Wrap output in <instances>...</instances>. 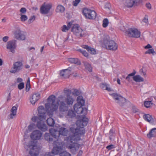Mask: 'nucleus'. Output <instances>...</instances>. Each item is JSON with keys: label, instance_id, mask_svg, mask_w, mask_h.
I'll return each instance as SVG.
<instances>
[{"label": "nucleus", "instance_id": "nucleus-64", "mask_svg": "<svg viewBox=\"0 0 156 156\" xmlns=\"http://www.w3.org/2000/svg\"><path fill=\"white\" fill-rule=\"evenodd\" d=\"M44 48V46H43L41 47V49H40V51H41V52H42L43 51Z\"/></svg>", "mask_w": 156, "mask_h": 156}, {"label": "nucleus", "instance_id": "nucleus-4", "mask_svg": "<svg viewBox=\"0 0 156 156\" xmlns=\"http://www.w3.org/2000/svg\"><path fill=\"white\" fill-rule=\"evenodd\" d=\"M57 127L59 128V131H58L57 130L54 129H50L49 132L51 135L57 140L55 141L53 143L55 142H57L58 145L59 142L62 143L61 141L59 139L61 138V136H66L67 135L68 133V130L66 128L61 127H60L59 125L57 126Z\"/></svg>", "mask_w": 156, "mask_h": 156}, {"label": "nucleus", "instance_id": "nucleus-52", "mask_svg": "<svg viewBox=\"0 0 156 156\" xmlns=\"http://www.w3.org/2000/svg\"><path fill=\"white\" fill-rule=\"evenodd\" d=\"M139 111V110L138 109H137L136 107H133V113H136L137 112H138Z\"/></svg>", "mask_w": 156, "mask_h": 156}, {"label": "nucleus", "instance_id": "nucleus-39", "mask_svg": "<svg viewBox=\"0 0 156 156\" xmlns=\"http://www.w3.org/2000/svg\"><path fill=\"white\" fill-rule=\"evenodd\" d=\"M139 73L144 77L147 76L146 71L145 70H144L143 69H141L139 71Z\"/></svg>", "mask_w": 156, "mask_h": 156}, {"label": "nucleus", "instance_id": "nucleus-23", "mask_svg": "<svg viewBox=\"0 0 156 156\" xmlns=\"http://www.w3.org/2000/svg\"><path fill=\"white\" fill-rule=\"evenodd\" d=\"M72 24V22H69L67 23V25H64L61 27V30L64 32H68L70 29Z\"/></svg>", "mask_w": 156, "mask_h": 156}, {"label": "nucleus", "instance_id": "nucleus-25", "mask_svg": "<svg viewBox=\"0 0 156 156\" xmlns=\"http://www.w3.org/2000/svg\"><path fill=\"white\" fill-rule=\"evenodd\" d=\"M83 48L87 50L88 52L92 54H95L96 53V51L94 48H92L87 45H83L82 46Z\"/></svg>", "mask_w": 156, "mask_h": 156}, {"label": "nucleus", "instance_id": "nucleus-11", "mask_svg": "<svg viewBox=\"0 0 156 156\" xmlns=\"http://www.w3.org/2000/svg\"><path fill=\"white\" fill-rule=\"evenodd\" d=\"M13 34L15 38L18 40L23 41L26 39V33L21 30L20 28L16 29L14 30Z\"/></svg>", "mask_w": 156, "mask_h": 156}, {"label": "nucleus", "instance_id": "nucleus-1", "mask_svg": "<svg viewBox=\"0 0 156 156\" xmlns=\"http://www.w3.org/2000/svg\"><path fill=\"white\" fill-rule=\"evenodd\" d=\"M55 99L56 97L54 95L49 96L47 99V103L45 104V109L43 106H40L38 108L39 117L35 116L31 119L33 122H37V127L42 131L48 130L47 126L44 122L46 120V114L52 117L55 112L57 116L58 103L56 102Z\"/></svg>", "mask_w": 156, "mask_h": 156}, {"label": "nucleus", "instance_id": "nucleus-48", "mask_svg": "<svg viewBox=\"0 0 156 156\" xmlns=\"http://www.w3.org/2000/svg\"><path fill=\"white\" fill-rule=\"evenodd\" d=\"M30 88V81L29 79L27 81V83L26 85V89L27 90H29Z\"/></svg>", "mask_w": 156, "mask_h": 156}, {"label": "nucleus", "instance_id": "nucleus-21", "mask_svg": "<svg viewBox=\"0 0 156 156\" xmlns=\"http://www.w3.org/2000/svg\"><path fill=\"white\" fill-rule=\"evenodd\" d=\"M153 104V102L152 97H150L146 99L144 103V106L147 108H150Z\"/></svg>", "mask_w": 156, "mask_h": 156}, {"label": "nucleus", "instance_id": "nucleus-22", "mask_svg": "<svg viewBox=\"0 0 156 156\" xmlns=\"http://www.w3.org/2000/svg\"><path fill=\"white\" fill-rule=\"evenodd\" d=\"M65 112H63L64 115V116H65L68 119L70 118H73L76 116L75 113L72 110H69L67 113L66 114H65Z\"/></svg>", "mask_w": 156, "mask_h": 156}, {"label": "nucleus", "instance_id": "nucleus-6", "mask_svg": "<svg viewBox=\"0 0 156 156\" xmlns=\"http://www.w3.org/2000/svg\"><path fill=\"white\" fill-rule=\"evenodd\" d=\"M103 43L105 48L108 49L115 51L118 48L117 44L114 41L111 40L108 35L105 37Z\"/></svg>", "mask_w": 156, "mask_h": 156}, {"label": "nucleus", "instance_id": "nucleus-10", "mask_svg": "<svg viewBox=\"0 0 156 156\" xmlns=\"http://www.w3.org/2000/svg\"><path fill=\"white\" fill-rule=\"evenodd\" d=\"M83 15L87 19L94 20L97 16V13L94 10L88 8H84L83 10Z\"/></svg>", "mask_w": 156, "mask_h": 156}, {"label": "nucleus", "instance_id": "nucleus-57", "mask_svg": "<svg viewBox=\"0 0 156 156\" xmlns=\"http://www.w3.org/2000/svg\"><path fill=\"white\" fill-rule=\"evenodd\" d=\"M11 95H10V94L9 93V95L7 97V100L9 101L11 99Z\"/></svg>", "mask_w": 156, "mask_h": 156}, {"label": "nucleus", "instance_id": "nucleus-45", "mask_svg": "<svg viewBox=\"0 0 156 156\" xmlns=\"http://www.w3.org/2000/svg\"><path fill=\"white\" fill-rule=\"evenodd\" d=\"M72 94L75 96L78 95L79 94V92L77 90H74L72 92Z\"/></svg>", "mask_w": 156, "mask_h": 156}, {"label": "nucleus", "instance_id": "nucleus-7", "mask_svg": "<svg viewBox=\"0 0 156 156\" xmlns=\"http://www.w3.org/2000/svg\"><path fill=\"white\" fill-rule=\"evenodd\" d=\"M27 146V150H30L29 154L31 156H37L38 155L40 149L37 145V142L31 141Z\"/></svg>", "mask_w": 156, "mask_h": 156}, {"label": "nucleus", "instance_id": "nucleus-44", "mask_svg": "<svg viewBox=\"0 0 156 156\" xmlns=\"http://www.w3.org/2000/svg\"><path fill=\"white\" fill-rule=\"evenodd\" d=\"M80 2V0H75V1L73 2V5L74 6H76Z\"/></svg>", "mask_w": 156, "mask_h": 156}, {"label": "nucleus", "instance_id": "nucleus-35", "mask_svg": "<svg viewBox=\"0 0 156 156\" xmlns=\"http://www.w3.org/2000/svg\"><path fill=\"white\" fill-rule=\"evenodd\" d=\"M145 54H152L154 55L156 54V52L154 51V49L151 48L148 49L147 51L145 52Z\"/></svg>", "mask_w": 156, "mask_h": 156}, {"label": "nucleus", "instance_id": "nucleus-51", "mask_svg": "<svg viewBox=\"0 0 156 156\" xmlns=\"http://www.w3.org/2000/svg\"><path fill=\"white\" fill-rule=\"evenodd\" d=\"M143 21L145 23H147L148 22V19L147 17L146 16L145 17H144L143 20Z\"/></svg>", "mask_w": 156, "mask_h": 156}, {"label": "nucleus", "instance_id": "nucleus-58", "mask_svg": "<svg viewBox=\"0 0 156 156\" xmlns=\"http://www.w3.org/2000/svg\"><path fill=\"white\" fill-rule=\"evenodd\" d=\"M113 133V130L112 129H110V132H109V135H110V136H111L112 135Z\"/></svg>", "mask_w": 156, "mask_h": 156}, {"label": "nucleus", "instance_id": "nucleus-20", "mask_svg": "<svg viewBox=\"0 0 156 156\" xmlns=\"http://www.w3.org/2000/svg\"><path fill=\"white\" fill-rule=\"evenodd\" d=\"M71 74V68L64 69L61 71L60 75L62 77L65 78L68 77Z\"/></svg>", "mask_w": 156, "mask_h": 156}, {"label": "nucleus", "instance_id": "nucleus-40", "mask_svg": "<svg viewBox=\"0 0 156 156\" xmlns=\"http://www.w3.org/2000/svg\"><path fill=\"white\" fill-rule=\"evenodd\" d=\"M78 51L81 52L84 56L87 57L88 56V54L86 51L81 49H79Z\"/></svg>", "mask_w": 156, "mask_h": 156}, {"label": "nucleus", "instance_id": "nucleus-5", "mask_svg": "<svg viewBox=\"0 0 156 156\" xmlns=\"http://www.w3.org/2000/svg\"><path fill=\"white\" fill-rule=\"evenodd\" d=\"M58 145L57 142H55L53 143V148L52 152L55 154H59L60 156H71L69 153L64 151L63 149V144L62 143L59 142Z\"/></svg>", "mask_w": 156, "mask_h": 156}, {"label": "nucleus", "instance_id": "nucleus-9", "mask_svg": "<svg viewBox=\"0 0 156 156\" xmlns=\"http://www.w3.org/2000/svg\"><path fill=\"white\" fill-rule=\"evenodd\" d=\"M125 33L127 36L132 38H138L141 35L139 30L134 27L129 28Z\"/></svg>", "mask_w": 156, "mask_h": 156}, {"label": "nucleus", "instance_id": "nucleus-47", "mask_svg": "<svg viewBox=\"0 0 156 156\" xmlns=\"http://www.w3.org/2000/svg\"><path fill=\"white\" fill-rule=\"evenodd\" d=\"M114 148H115V147L114 145L112 144L106 147L107 149L108 150H110Z\"/></svg>", "mask_w": 156, "mask_h": 156}, {"label": "nucleus", "instance_id": "nucleus-30", "mask_svg": "<svg viewBox=\"0 0 156 156\" xmlns=\"http://www.w3.org/2000/svg\"><path fill=\"white\" fill-rule=\"evenodd\" d=\"M68 61L69 62L78 65H79L80 64V61L77 58H70L68 59Z\"/></svg>", "mask_w": 156, "mask_h": 156}, {"label": "nucleus", "instance_id": "nucleus-50", "mask_svg": "<svg viewBox=\"0 0 156 156\" xmlns=\"http://www.w3.org/2000/svg\"><path fill=\"white\" fill-rule=\"evenodd\" d=\"M105 90H107L108 91H110L112 90V89L110 87L109 85L108 84L106 87Z\"/></svg>", "mask_w": 156, "mask_h": 156}, {"label": "nucleus", "instance_id": "nucleus-49", "mask_svg": "<svg viewBox=\"0 0 156 156\" xmlns=\"http://www.w3.org/2000/svg\"><path fill=\"white\" fill-rule=\"evenodd\" d=\"M107 85L108 84H106V83H102L101 84V87L103 89L105 90L106 87Z\"/></svg>", "mask_w": 156, "mask_h": 156}, {"label": "nucleus", "instance_id": "nucleus-3", "mask_svg": "<svg viewBox=\"0 0 156 156\" xmlns=\"http://www.w3.org/2000/svg\"><path fill=\"white\" fill-rule=\"evenodd\" d=\"M65 93H67V94L66 98L65 99V101L63 100L64 99L63 96L61 95L58 98V101L56 102L58 103V105L59 103V111H57V116L60 118L63 117L64 115L63 112L68 110V108L67 105H72L74 101V99L69 94L70 93V90H66Z\"/></svg>", "mask_w": 156, "mask_h": 156}, {"label": "nucleus", "instance_id": "nucleus-17", "mask_svg": "<svg viewBox=\"0 0 156 156\" xmlns=\"http://www.w3.org/2000/svg\"><path fill=\"white\" fill-rule=\"evenodd\" d=\"M22 64L20 62H15L13 65V67H12L10 72L11 73H15L21 69Z\"/></svg>", "mask_w": 156, "mask_h": 156}, {"label": "nucleus", "instance_id": "nucleus-13", "mask_svg": "<svg viewBox=\"0 0 156 156\" xmlns=\"http://www.w3.org/2000/svg\"><path fill=\"white\" fill-rule=\"evenodd\" d=\"M109 94L115 100L116 102L120 105L126 102L125 98L117 93H110Z\"/></svg>", "mask_w": 156, "mask_h": 156}, {"label": "nucleus", "instance_id": "nucleus-32", "mask_svg": "<svg viewBox=\"0 0 156 156\" xmlns=\"http://www.w3.org/2000/svg\"><path fill=\"white\" fill-rule=\"evenodd\" d=\"M47 121L48 124L50 126H53L55 123V121L51 117L48 118Z\"/></svg>", "mask_w": 156, "mask_h": 156}, {"label": "nucleus", "instance_id": "nucleus-53", "mask_svg": "<svg viewBox=\"0 0 156 156\" xmlns=\"http://www.w3.org/2000/svg\"><path fill=\"white\" fill-rule=\"evenodd\" d=\"M152 48V46L149 44H148L147 45L144 47V48L147 49H149Z\"/></svg>", "mask_w": 156, "mask_h": 156}, {"label": "nucleus", "instance_id": "nucleus-60", "mask_svg": "<svg viewBox=\"0 0 156 156\" xmlns=\"http://www.w3.org/2000/svg\"><path fill=\"white\" fill-rule=\"evenodd\" d=\"M119 28L121 30L123 31H125V28L124 26L123 27H120Z\"/></svg>", "mask_w": 156, "mask_h": 156}, {"label": "nucleus", "instance_id": "nucleus-26", "mask_svg": "<svg viewBox=\"0 0 156 156\" xmlns=\"http://www.w3.org/2000/svg\"><path fill=\"white\" fill-rule=\"evenodd\" d=\"M149 138L156 137V128H153L151 129L147 135Z\"/></svg>", "mask_w": 156, "mask_h": 156}, {"label": "nucleus", "instance_id": "nucleus-8", "mask_svg": "<svg viewBox=\"0 0 156 156\" xmlns=\"http://www.w3.org/2000/svg\"><path fill=\"white\" fill-rule=\"evenodd\" d=\"M77 103L74 105V110L78 114H82L84 111L82 107L84 105V100L82 96H79L77 98Z\"/></svg>", "mask_w": 156, "mask_h": 156}, {"label": "nucleus", "instance_id": "nucleus-12", "mask_svg": "<svg viewBox=\"0 0 156 156\" xmlns=\"http://www.w3.org/2000/svg\"><path fill=\"white\" fill-rule=\"evenodd\" d=\"M71 31L73 34L78 37L83 36L85 33V31L82 29L77 24L73 25Z\"/></svg>", "mask_w": 156, "mask_h": 156}, {"label": "nucleus", "instance_id": "nucleus-15", "mask_svg": "<svg viewBox=\"0 0 156 156\" xmlns=\"http://www.w3.org/2000/svg\"><path fill=\"white\" fill-rule=\"evenodd\" d=\"M52 4L51 3H44L41 7L40 9L41 13L43 14H48L51 8Z\"/></svg>", "mask_w": 156, "mask_h": 156}, {"label": "nucleus", "instance_id": "nucleus-46", "mask_svg": "<svg viewBox=\"0 0 156 156\" xmlns=\"http://www.w3.org/2000/svg\"><path fill=\"white\" fill-rule=\"evenodd\" d=\"M9 39V37L8 36H5L2 38V41L4 42H7Z\"/></svg>", "mask_w": 156, "mask_h": 156}, {"label": "nucleus", "instance_id": "nucleus-62", "mask_svg": "<svg viewBox=\"0 0 156 156\" xmlns=\"http://www.w3.org/2000/svg\"><path fill=\"white\" fill-rule=\"evenodd\" d=\"M32 49H33L34 50L35 49V48L34 47H32L30 48H28V50L29 51H31Z\"/></svg>", "mask_w": 156, "mask_h": 156}, {"label": "nucleus", "instance_id": "nucleus-2", "mask_svg": "<svg viewBox=\"0 0 156 156\" xmlns=\"http://www.w3.org/2000/svg\"><path fill=\"white\" fill-rule=\"evenodd\" d=\"M88 121V119L85 116L83 117L80 120L76 121V125L77 128H70L72 132L71 135L65 140L66 143L65 146L70 149L72 152L75 154L80 147V145L76 142L80 139V137L85 133V130L83 127L86 126Z\"/></svg>", "mask_w": 156, "mask_h": 156}, {"label": "nucleus", "instance_id": "nucleus-37", "mask_svg": "<svg viewBox=\"0 0 156 156\" xmlns=\"http://www.w3.org/2000/svg\"><path fill=\"white\" fill-rule=\"evenodd\" d=\"M20 19L21 21L24 22L27 20L28 17L26 15L21 14H20Z\"/></svg>", "mask_w": 156, "mask_h": 156}, {"label": "nucleus", "instance_id": "nucleus-14", "mask_svg": "<svg viewBox=\"0 0 156 156\" xmlns=\"http://www.w3.org/2000/svg\"><path fill=\"white\" fill-rule=\"evenodd\" d=\"M43 133L38 130L33 131L30 134V137L33 140H36L41 139Z\"/></svg>", "mask_w": 156, "mask_h": 156}, {"label": "nucleus", "instance_id": "nucleus-56", "mask_svg": "<svg viewBox=\"0 0 156 156\" xmlns=\"http://www.w3.org/2000/svg\"><path fill=\"white\" fill-rule=\"evenodd\" d=\"M22 80H23L22 79L20 78H18L17 79V82L18 83H20L22 81Z\"/></svg>", "mask_w": 156, "mask_h": 156}, {"label": "nucleus", "instance_id": "nucleus-31", "mask_svg": "<svg viewBox=\"0 0 156 156\" xmlns=\"http://www.w3.org/2000/svg\"><path fill=\"white\" fill-rule=\"evenodd\" d=\"M65 8L62 5H58L55 10L57 12H63L65 11Z\"/></svg>", "mask_w": 156, "mask_h": 156}, {"label": "nucleus", "instance_id": "nucleus-59", "mask_svg": "<svg viewBox=\"0 0 156 156\" xmlns=\"http://www.w3.org/2000/svg\"><path fill=\"white\" fill-rule=\"evenodd\" d=\"M82 151H80L78 153L77 156H81L82 155Z\"/></svg>", "mask_w": 156, "mask_h": 156}, {"label": "nucleus", "instance_id": "nucleus-41", "mask_svg": "<svg viewBox=\"0 0 156 156\" xmlns=\"http://www.w3.org/2000/svg\"><path fill=\"white\" fill-rule=\"evenodd\" d=\"M35 16H31L28 20L27 23L30 24L33 23L35 20Z\"/></svg>", "mask_w": 156, "mask_h": 156}, {"label": "nucleus", "instance_id": "nucleus-63", "mask_svg": "<svg viewBox=\"0 0 156 156\" xmlns=\"http://www.w3.org/2000/svg\"><path fill=\"white\" fill-rule=\"evenodd\" d=\"M117 83L119 84H120L121 83H120V81L119 79L118 78L117 79Z\"/></svg>", "mask_w": 156, "mask_h": 156}, {"label": "nucleus", "instance_id": "nucleus-34", "mask_svg": "<svg viewBox=\"0 0 156 156\" xmlns=\"http://www.w3.org/2000/svg\"><path fill=\"white\" fill-rule=\"evenodd\" d=\"M84 64L86 69L89 72H91L92 71V67L87 62H85Z\"/></svg>", "mask_w": 156, "mask_h": 156}, {"label": "nucleus", "instance_id": "nucleus-18", "mask_svg": "<svg viewBox=\"0 0 156 156\" xmlns=\"http://www.w3.org/2000/svg\"><path fill=\"white\" fill-rule=\"evenodd\" d=\"M143 118L146 121L152 124H156V119L154 118H153L152 116L150 114H144L143 115Z\"/></svg>", "mask_w": 156, "mask_h": 156}, {"label": "nucleus", "instance_id": "nucleus-54", "mask_svg": "<svg viewBox=\"0 0 156 156\" xmlns=\"http://www.w3.org/2000/svg\"><path fill=\"white\" fill-rule=\"evenodd\" d=\"M53 154H54L53 152L52 153L50 152L44 154V156H53Z\"/></svg>", "mask_w": 156, "mask_h": 156}, {"label": "nucleus", "instance_id": "nucleus-16", "mask_svg": "<svg viewBox=\"0 0 156 156\" xmlns=\"http://www.w3.org/2000/svg\"><path fill=\"white\" fill-rule=\"evenodd\" d=\"M17 44L16 41L14 40L10 41L8 42L6 45V47L12 53H14L16 48Z\"/></svg>", "mask_w": 156, "mask_h": 156}, {"label": "nucleus", "instance_id": "nucleus-33", "mask_svg": "<svg viewBox=\"0 0 156 156\" xmlns=\"http://www.w3.org/2000/svg\"><path fill=\"white\" fill-rule=\"evenodd\" d=\"M136 73V72L135 70H133V72L129 74L128 76L126 77V80H127L129 82H130L131 81L132 79L131 78V76H134Z\"/></svg>", "mask_w": 156, "mask_h": 156}, {"label": "nucleus", "instance_id": "nucleus-27", "mask_svg": "<svg viewBox=\"0 0 156 156\" xmlns=\"http://www.w3.org/2000/svg\"><path fill=\"white\" fill-rule=\"evenodd\" d=\"M36 125L34 123H31L28 126V129H27L26 131L24 133L25 135H26L27 133L35 129L36 127Z\"/></svg>", "mask_w": 156, "mask_h": 156}, {"label": "nucleus", "instance_id": "nucleus-43", "mask_svg": "<svg viewBox=\"0 0 156 156\" xmlns=\"http://www.w3.org/2000/svg\"><path fill=\"white\" fill-rule=\"evenodd\" d=\"M24 87V84L23 83H20L18 85V88L19 90H21Z\"/></svg>", "mask_w": 156, "mask_h": 156}, {"label": "nucleus", "instance_id": "nucleus-19", "mask_svg": "<svg viewBox=\"0 0 156 156\" xmlns=\"http://www.w3.org/2000/svg\"><path fill=\"white\" fill-rule=\"evenodd\" d=\"M40 98V95L39 93H34L30 97V102L32 105H34Z\"/></svg>", "mask_w": 156, "mask_h": 156}, {"label": "nucleus", "instance_id": "nucleus-36", "mask_svg": "<svg viewBox=\"0 0 156 156\" xmlns=\"http://www.w3.org/2000/svg\"><path fill=\"white\" fill-rule=\"evenodd\" d=\"M44 138L45 140L48 141H51L52 139L50 136V134L48 133H46L44 135Z\"/></svg>", "mask_w": 156, "mask_h": 156}, {"label": "nucleus", "instance_id": "nucleus-55", "mask_svg": "<svg viewBox=\"0 0 156 156\" xmlns=\"http://www.w3.org/2000/svg\"><path fill=\"white\" fill-rule=\"evenodd\" d=\"M146 6L147 8L150 9L151 8V5L150 3H147L146 4Z\"/></svg>", "mask_w": 156, "mask_h": 156}, {"label": "nucleus", "instance_id": "nucleus-29", "mask_svg": "<svg viewBox=\"0 0 156 156\" xmlns=\"http://www.w3.org/2000/svg\"><path fill=\"white\" fill-rule=\"evenodd\" d=\"M136 0H126L125 5L128 7H131L136 3Z\"/></svg>", "mask_w": 156, "mask_h": 156}, {"label": "nucleus", "instance_id": "nucleus-24", "mask_svg": "<svg viewBox=\"0 0 156 156\" xmlns=\"http://www.w3.org/2000/svg\"><path fill=\"white\" fill-rule=\"evenodd\" d=\"M17 108L15 106H13L11 110V113L9 115V118L12 119L15 118L16 116Z\"/></svg>", "mask_w": 156, "mask_h": 156}, {"label": "nucleus", "instance_id": "nucleus-42", "mask_svg": "<svg viewBox=\"0 0 156 156\" xmlns=\"http://www.w3.org/2000/svg\"><path fill=\"white\" fill-rule=\"evenodd\" d=\"M20 14L23 15L26 12L27 9L25 8H22L20 10Z\"/></svg>", "mask_w": 156, "mask_h": 156}, {"label": "nucleus", "instance_id": "nucleus-38", "mask_svg": "<svg viewBox=\"0 0 156 156\" xmlns=\"http://www.w3.org/2000/svg\"><path fill=\"white\" fill-rule=\"evenodd\" d=\"M108 20L106 18L103 21L102 26L104 28L107 27L108 25Z\"/></svg>", "mask_w": 156, "mask_h": 156}, {"label": "nucleus", "instance_id": "nucleus-61", "mask_svg": "<svg viewBox=\"0 0 156 156\" xmlns=\"http://www.w3.org/2000/svg\"><path fill=\"white\" fill-rule=\"evenodd\" d=\"M3 60L1 58H0V66L2 65L3 64Z\"/></svg>", "mask_w": 156, "mask_h": 156}, {"label": "nucleus", "instance_id": "nucleus-28", "mask_svg": "<svg viewBox=\"0 0 156 156\" xmlns=\"http://www.w3.org/2000/svg\"><path fill=\"white\" fill-rule=\"evenodd\" d=\"M133 78V80L136 82H140L144 81V78L139 75H134Z\"/></svg>", "mask_w": 156, "mask_h": 156}]
</instances>
